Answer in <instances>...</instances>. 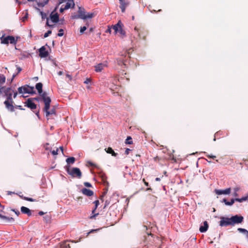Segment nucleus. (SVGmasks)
<instances>
[{"label":"nucleus","instance_id":"obj_1","mask_svg":"<svg viewBox=\"0 0 248 248\" xmlns=\"http://www.w3.org/2000/svg\"><path fill=\"white\" fill-rule=\"evenodd\" d=\"M41 98L45 103L44 111L46 113V116L48 117L50 115L53 114L55 115L56 111L54 108L51 109L50 110H49L50 108V105L51 102V100L50 98L47 96V93L45 92L42 94H41Z\"/></svg>","mask_w":248,"mask_h":248},{"label":"nucleus","instance_id":"obj_2","mask_svg":"<svg viewBox=\"0 0 248 248\" xmlns=\"http://www.w3.org/2000/svg\"><path fill=\"white\" fill-rule=\"evenodd\" d=\"M66 171L67 173L71 175L72 177H77L78 178H80L82 175V173L80 169L78 168H73L71 170L70 169V166L67 165L65 167Z\"/></svg>","mask_w":248,"mask_h":248},{"label":"nucleus","instance_id":"obj_3","mask_svg":"<svg viewBox=\"0 0 248 248\" xmlns=\"http://www.w3.org/2000/svg\"><path fill=\"white\" fill-rule=\"evenodd\" d=\"M135 31L138 34L139 39H142L145 40L148 35V31L142 27H135L134 28Z\"/></svg>","mask_w":248,"mask_h":248},{"label":"nucleus","instance_id":"obj_4","mask_svg":"<svg viewBox=\"0 0 248 248\" xmlns=\"http://www.w3.org/2000/svg\"><path fill=\"white\" fill-rule=\"evenodd\" d=\"M78 14L80 18L83 19L91 18L94 16V14L93 13H88L86 14L84 9L80 7L78 8Z\"/></svg>","mask_w":248,"mask_h":248},{"label":"nucleus","instance_id":"obj_5","mask_svg":"<svg viewBox=\"0 0 248 248\" xmlns=\"http://www.w3.org/2000/svg\"><path fill=\"white\" fill-rule=\"evenodd\" d=\"M18 92L19 93H34V87H30L29 85H26L22 86L18 88Z\"/></svg>","mask_w":248,"mask_h":248},{"label":"nucleus","instance_id":"obj_6","mask_svg":"<svg viewBox=\"0 0 248 248\" xmlns=\"http://www.w3.org/2000/svg\"><path fill=\"white\" fill-rule=\"evenodd\" d=\"M14 90L10 87H4L2 90V93H4V95L7 97L6 100H11L12 103H14L12 99V94Z\"/></svg>","mask_w":248,"mask_h":248},{"label":"nucleus","instance_id":"obj_7","mask_svg":"<svg viewBox=\"0 0 248 248\" xmlns=\"http://www.w3.org/2000/svg\"><path fill=\"white\" fill-rule=\"evenodd\" d=\"M153 243L149 244L147 246L148 248H161L162 242L161 238L158 236H156L154 238Z\"/></svg>","mask_w":248,"mask_h":248},{"label":"nucleus","instance_id":"obj_8","mask_svg":"<svg viewBox=\"0 0 248 248\" xmlns=\"http://www.w3.org/2000/svg\"><path fill=\"white\" fill-rule=\"evenodd\" d=\"M1 43L4 44H8L10 42L11 44H15L16 43V40L13 36H8L4 37L3 36L0 37Z\"/></svg>","mask_w":248,"mask_h":248},{"label":"nucleus","instance_id":"obj_9","mask_svg":"<svg viewBox=\"0 0 248 248\" xmlns=\"http://www.w3.org/2000/svg\"><path fill=\"white\" fill-rule=\"evenodd\" d=\"M232 226L236 224L241 223L244 220L243 217L241 216L235 215L230 217Z\"/></svg>","mask_w":248,"mask_h":248},{"label":"nucleus","instance_id":"obj_10","mask_svg":"<svg viewBox=\"0 0 248 248\" xmlns=\"http://www.w3.org/2000/svg\"><path fill=\"white\" fill-rule=\"evenodd\" d=\"M219 223V225L221 227H226L230 225L232 226L231 218L229 217H221Z\"/></svg>","mask_w":248,"mask_h":248},{"label":"nucleus","instance_id":"obj_11","mask_svg":"<svg viewBox=\"0 0 248 248\" xmlns=\"http://www.w3.org/2000/svg\"><path fill=\"white\" fill-rule=\"evenodd\" d=\"M39 55L41 58H46L49 55L48 52L47 50H46V48L45 46H42L39 49Z\"/></svg>","mask_w":248,"mask_h":248},{"label":"nucleus","instance_id":"obj_12","mask_svg":"<svg viewBox=\"0 0 248 248\" xmlns=\"http://www.w3.org/2000/svg\"><path fill=\"white\" fill-rule=\"evenodd\" d=\"M25 106L31 109H34L36 108V105L33 102L32 98H29L25 102Z\"/></svg>","mask_w":248,"mask_h":248},{"label":"nucleus","instance_id":"obj_13","mask_svg":"<svg viewBox=\"0 0 248 248\" xmlns=\"http://www.w3.org/2000/svg\"><path fill=\"white\" fill-rule=\"evenodd\" d=\"M120 1L121 8L122 12L124 13L125 12L126 7L129 5V2L125 0H119Z\"/></svg>","mask_w":248,"mask_h":248},{"label":"nucleus","instance_id":"obj_14","mask_svg":"<svg viewBox=\"0 0 248 248\" xmlns=\"http://www.w3.org/2000/svg\"><path fill=\"white\" fill-rule=\"evenodd\" d=\"M93 203L95 204L94 208L92 210V216H91L90 218V219L94 218L97 216L98 215V213H95V210L97 208L98 205L99 204V201L98 200H96L93 202Z\"/></svg>","mask_w":248,"mask_h":248},{"label":"nucleus","instance_id":"obj_15","mask_svg":"<svg viewBox=\"0 0 248 248\" xmlns=\"http://www.w3.org/2000/svg\"><path fill=\"white\" fill-rule=\"evenodd\" d=\"M215 193L217 195L221 194H229L231 191V188L230 187L226 188L224 190L215 189Z\"/></svg>","mask_w":248,"mask_h":248},{"label":"nucleus","instance_id":"obj_16","mask_svg":"<svg viewBox=\"0 0 248 248\" xmlns=\"http://www.w3.org/2000/svg\"><path fill=\"white\" fill-rule=\"evenodd\" d=\"M4 104L8 109L12 112L14 111V107L13 105V103L11 102V100H6L4 102Z\"/></svg>","mask_w":248,"mask_h":248},{"label":"nucleus","instance_id":"obj_17","mask_svg":"<svg viewBox=\"0 0 248 248\" xmlns=\"http://www.w3.org/2000/svg\"><path fill=\"white\" fill-rule=\"evenodd\" d=\"M6 81V78L3 74H0V93H2V90L3 88L5 87L2 85L5 83Z\"/></svg>","mask_w":248,"mask_h":248},{"label":"nucleus","instance_id":"obj_18","mask_svg":"<svg viewBox=\"0 0 248 248\" xmlns=\"http://www.w3.org/2000/svg\"><path fill=\"white\" fill-rule=\"evenodd\" d=\"M50 18L52 22L57 23L59 20V16L57 13L53 14V12H52L50 15Z\"/></svg>","mask_w":248,"mask_h":248},{"label":"nucleus","instance_id":"obj_19","mask_svg":"<svg viewBox=\"0 0 248 248\" xmlns=\"http://www.w3.org/2000/svg\"><path fill=\"white\" fill-rule=\"evenodd\" d=\"M81 192L83 194L87 196H92L94 194L93 191L86 188H82L81 189Z\"/></svg>","mask_w":248,"mask_h":248},{"label":"nucleus","instance_id":"obj_20","mask_svg":"<svg viewBox=\"0 0 248 248\" xmlns=\"http://www.w3.org/2000/svg\"><path fill=\"white\" fill-rule=\"evenodd\" d=\"M21 211L22 213L27 214L28 216L31 215V211L28 208L25 206H22L21 207Z\"/></svg>","mask_w":248,"mask_h":248},{"label":"nucleus","instance_id":"obj_21","mask_svg":"<svg viewBox=\"0 0 248 248\" xmlns=\"http://www.w3.org/2000/svg\"><path fill=\"white\" fill-rule=\"evenodd\" d=\"M0 218L5 220L6 222H13L15 219L12 217H8L0 214Z\"/></svg>","mask_w":248,"mask_h":248},{"label":"nucleus","instance_id":"obj_22","mask_svg":"<svg viewBox=\"0 0 248 248\" xmlns=\"http://www.w3.org/2000/svg\"><path fill=\"white\" fill-rule=\"evenodd\" d=\"M42 87H43V84L41 82L37 83L36 84L35 88H36V90L38 91V92L40 94L41 97V94H42L44 93V92H43Z\"/></svg>","mask_w":248,"mask_h":248},{"label":"nucleus","instance_id":"obj_23","mask_svg":"<svg viewBox=\"0 0 248 248\" xmlns=\"http://www.w3.org/2000/svg\"><path fill=\"white\" fill-rule=\"evenodd\" d=\"M208 228V223L206 221H205L203 222V226H201L199 230L201 232H204L207 230Z\"/></svg>","mask_w":248,"mask_h":248},{"label":"nucleus","instance_id":"obj_24","mask_svg":"<svg viewBox=\"0 0 248 248\" xmlns=\"http://www.w3.org/2000/svg\"><path fill=\"white\" fill-rule=\"evenodd\" d=\"M121 25H123V24L122 23L121 21H119L116 24L113 25L112 26V28L114 30L115 33H117L118 32L119 29Z\"/></svg>","mask_w":248,"mask_h":248},{"label":"nucleus","instance_id":"obj_25","mask_svg":"<svg viewBox=\"0 0 248 248\" xmlns=\"http://www.w3.org/2000/svg\"><path fill=\"white\" fill-rule=\"evenodd\" d=\"M105 150L107 153L111 154L112 156H116L117 155V154L115 153L111 147L106 148L105 149Z\"/></svg>","mask_w":248,"mask_h":248},{"label":"nucleus","instance_id":"obj_26","mask_svg":"<svg viewBox=\"0 0 248 248\" xmlns=\"http://www.w3.org/2000/svg\"><path fill=\"white\" fill-rule=\"evenodd\" d=\"M104 65L102 63H99L98 65L95 66V70L97 72H99L102 71L103 69Z\"/></svg>","mask_w":248,"mask_h":248},{"label":"nucleus","instance_id":"obj_27","mask_svg":"<svg viewBox=\"0 0 248 248\" xmlns=\"http://www.w3.org/2000/svg\"><path fill=\"white\" fill-rule=\"evenodd\" d=\"M18 196L22 199L26 200V201H29V202H35L36 201V200L35 199H32V198H28V197H24L23 196V195H20V194H18Z\"/></svg>","mask_w":248,"mask_h":248},{"label":"nucleus","instance_id":"obj_28","mask_svg":"<svg viewBox=\"0 0 248 248\" xmlns=\"http://www.w3.org/2000/svg\"><path fill=\"white\" fill-rule=\"evenodd\" d=\"M72 3H73V6L75 5L73 1H68V2H67L65 6L64 7V9L67 10L69 8H70L71 7Z\"/></svg>","mask_w":248,"mask_h":248},{"label":"nucleus","instance_id":"obj_29","mask_svg":"<svg viewBox=\"0 0 248 248\" xmlns=\"http://www.w3.org/2000/svg\"><path fill=\"white\" fill-rule=\"evenodd\" d=\"M75 158L74 157H70L67 158L66 160V162L67 164H73L75 162Z\"/></svg>","mask_w":248,"mask_h":248},{"label":"nucleus","instance_id":"obj_30","mask_svg":"<svg viewBox=\"0 0 248 248\" xmlns=\"http://www.w3.org/2000/svg\"><path fill=\"white\" fill-rule=\"evenodd\" d=\"M122 37L125 36V31L123 29L122 25L121 26L118 31Z\"/></svg>","mask_w":248,"mask_h":248},{"label":"nucleus","instance_id":"obj_31","mask_svg":"<svg viewBox=\"0 0 248 248\" xmlns=\"http://www.w3.org/2000/svg\"><path fill=\"white\" fill-rule=\"evenodd\" d=\"M237 230L239 232L245 234L246 235V236L248 238V231L247 230H246L245 229L239 228H238Z\"/></svg>","mask_w":248,"mask_h":248},{"label":"nucleus","instance_id":"obj_32","mask_svg":"<svg viewBox=\"0 0 248 248\" xmlns=\"http://www.w3.org/2000/svg\"><path fill=\"white\" fill-rule=\"evenodd\" d=\"M61 248H71V247L69 244H67L66 242H63L60 245Z\"/></svg>","mask_w":248,"mask_h":248},{"label":"nucleus","instance_id":"obj_33","mask_svg":"<svg viewBox=\"0 0 248 248\" xmlns=\"http://www.w3.org/2000/svg\"><path fill=\"white\" fill-rule=\"evenodd\" d=\"M248 199V196L242 197L241 198H235V201L238 202H241L243 201H245L247 200Z\"/></svg>","mask_w":248,"mask_h":248},{"label":"nucleus","instance_id":"obj_34","mask_svg":"<svg viewBox=\"0 0 248 248\" xmlns=\"http://www.w3.org/2000/svg\"><path fill=\"white\" fill-rule=\"evenodd\" d=\"M101 177L102 179V181L104 183V184H107V185L108 184V183L107 180V176L105 174H102L101 175Z\"/></svg>","mask_w":248,"mask_h":248},{"label":"nucleus","instance_id":"obj_35","mask_svg":"<svg viewBox=\"0 0 248 248\" xmlns=\"http://www.w3.org/2000/svg\"><path fill=\"white\" fill-rule=\"evenodd\" d=\"M125 143L127 144H131L133 143V141H132V138L131 137H130V136L127 137V138L125 140Z\"/></svg>","mask_w":248,"mask_h":248},{"label":"nucleus","instance_id":"obj_36","mask_svg":"<svg viewBox=\"0 0 248 248\" xmlns=\"http://www.w3.org/2000/svg\"><path fill=\"white\" fill-rule=\"evenodd\" d=\"M133 51V48H130L128 50L126 51V52H125V57H126L127 55H128V58H130V54L131 52Z\"/></svg>","mask_w":248,"mask_h":248},{"label":"nucleus","instance_id":"obj_37","mask_svg":"<svg viewBox=\"0 0 248 248\" xmlns=\"http://www.w3.org/2000/svg\"><path fill=\"white\" fill-rule=\"evenodd\" d=\"M235 201V199H232L230 202H226V205L231 206L234 203Z\"/></svg>","mask_w":248,"mask_h":248},{"label":"nucleus","instance_id":"obj_38","mask_svg":"<svg viewBox=\"0 0 248 248\" xmlns=\"http://www.w3.org/2000/svg\"><path fill=\"white\" fill-rule=\"evenodd\" d=\"M57 35L60 37L62 36L63 35V30L62 29H60Z\"/></svg>","mask_w":248,"mask_h":248},{"label":"nucleus","instance_id":"obj_39","mask_svg":"<svg viewBox=\"0 0 248 248\" xmlns=\"http://www.w3.org/2000/svg\"><path fill=\"white\" fill-rule=\"evenodd\" d=\"M48 0H45V1L42 3H39L38 4L39 6H44L47 3Z\"/></svg>","mask_w":248,"mask_h":248},{"label":"nucleus","instance_id":"obj_40","mask_svg":"<svg viewBox=\"0 0 248 248\" xmlns=\"http://www.w3.org/2000/svg\"><path fill=\"white\" fill-rule=\"evenodd\" d=\"M86 29H87V27L86 26L81 27L80 28V33H81V34L83 33V32H84V31L85 30H86Z\"/></svg>","mask_w":248,"mask_h":248},{"label":"nucleus","instance_id":"obj_41","mask_svg":"<svg viewBox=\"0 0 248 248\" xmlns=\"http://www.w3.org/2000/svg\"><path fill=\"white\" fill-rule=\"evenodd\" d=\"M51 32H52L51 31H50V30L46 32L44 34V37L45 38L48 37L51 33Z\"/></svg>","mask_w":248,"mask_h":248},{"label":"nucleus","instance_id":"obj_42","mask_svg":"<svg viewBox=\"0 0 248 248\" xmlns=\"http://www.w3.org/2000/svg\"><path fill=\"white\" fill-rule=\"evenodd\" d=\"M117 61H118V63L119 65H122V64H124V65H125V61H124V60H117Z\"/></svg>","mask_w":248,"mask_h":248},{"label":"nucleus","instance_id":"obj_43","mask_svg":"<svg viewBox=\"0 0 248 248\" xmlns=\"http://www.w3.org/2000/svg\"><path fill=\"white\" fill-rule=\"evenodd\" d=\"M87 163L89 165V166H90L94 167H96V165L94 163H93L91 161H88Z\"/></svg>","mask_w":248,"mask_h":248},{"label":"nucleus","instance_id":"obj_44","mask_svg":"<svg viewBox=\"0 0 248 248\" xmlns=\"http://www.w3.org/2000/svg\"><path fill=\"white\" fill-rule=\"evenodd\" d=\"M84 185L86 186V187H91L92 186V185L89 183V182H84Z\"/></svg>","mask_w":248,"mask_h":248},{"label":"nucleus","instance_id":"obj_45","mask_svg":"<svg viewBox=\"0 0 248 248\" xmlns=\"http://www.w3.org/2000/svg\"><path fill=\"white\" fill-rule=\"evenodd\" d=\"M59 151V149L57 148L56 150H53L51 152V153L53 155H58V152Z\"/></svg>","mask_w":248,"mask_h":248},{"label":"nucleus","instance_id":"obj_46","mask_svg":"<svg viewBox=\"0 0 248 248\" xmlns=\"http://www.w3.org/2000/svg\"><path fill=\"white\" fill-rule=\"evenodd\" d=\"M72 18H73V19H78V18H80V17L79 16V15L78 14V15H76L72 16Z\"/></svg>","mask_w":248,"mask_h":248},{"label":"nucleus","instance_id":"obj_47","mask_svg":"<svg viewBox=\"0 0 248 248\" xmlns=\"http://www.w3.org/2000/svg\"><path fill=\"white\" fill-rule=\"evenodd\" d=\"M12 211L14 212L15 213V214L17 215V216H19L20 215V212L18 211V210H16L15 209H12Z\"/></svg>","mask_w":248,"mask_h":248},{"label":"nucleus","instance_id":"obj_48","mask_svg":"<svg viewBox=\"0 0 248 248\" xmlns=\"http://www.w3.org/2000/svg\"><path fill=\"white\" fill-rule=\"evenodd\" d=\"M206 156L208 158H213V159H215L216 157V156L215 155H207Z\"/></svg>","mask_w":248,"mask_h":248},{"label":"nucleus","instance_id":"obj_49","mask_svg":"<svg viewBox=\"0 0 248 248\" xmlns=\"http://www.w3.org/2000/svg\"><path fill=\"white\" fill-rule=\"evenodd\" d=\"M91 82V79L90 78H86V80L84 81V83L85 84H88Z\"/></svg>","mask_w":248,"mask_h":248},{"label":"nucleus","instance_id":"obj_50","mask_svg":"<svg viewBox=\"0 0 248 248\" xmlns=\"http://www.w3.org/2000/svg\"><path fill=\"white\" fill-rule=\"evenodd\" d=\"M131 151L130 149H128V148H127L126 149L125 151V154L127 155L129 154V152Z\"/></svg>","mask_w":248,"mask_h":248},{"label":"nucleus","instance_id":"obj_51","mask_svg":"<svg viewBox=\"0 0 248 248\" xmlns=\"http://www.w3.org/2000/svg\"><path fill=\"white\" fill-rule=\"evenodd\" d=\"M16 66L17 70V73H20L22 69L20 67L18 66L17 65H16Z\"/></svg>","mask_w":248,"mask_h":248},{"label":"nucleus","instance_id":"obj_52","mask_svg":"<svg viewBox=\"0 0 248 248\" xmlns=\"http://www.w3.org/2000/svg\"><path fill=\"white\" fill-rule=\"evenodd\" d=\"M97 230H92L90 232L87 233V236H88L90 233L96 232Z\"/></svg>","mask_w":248,"mask_h":248},{"label":"nucleus","instance_id":"obj_53","mask_svg":"<svg viewBox=\"0 0 248 248\" xmlns=\"http://www.w3.org/2000/svg\"><path fill=\"white\" fill-rule=\"evenodd\" d=\"M13 93V97L14 98H15L17 95V93L16 92H15L14 91V93Z\"/></svg>","mask_w":248,"mask_h":248},{"label":"nucleus","instance_id":"obj_54","mask_svg":"<svg viewBox=\"0 0 248 248\" xmlns=\"http://www.w3.org/2000/svg\"><path fill=\"white\" fill-rule=\"evenodd\" d=\"M41 15H42V18H46V14H43V12H41Z\"/></svg>","mask_w":248,"mask_h":248},{"label":"nucleus","instance_id":"obj_55","mask_svg":"<svg viewBox=\"0 0 248 248\" xmlns=\"http://www.w3.org/2000/svg\"><path fill=\"white\" fill-rule=\"evenodd\" d=\"M143 182H144L145 186H149V183L148 182H146L144 179H143Z\"/></svg>","mask_w":248,"mask_h":248},{"label":"nucleus","instance_id":"obj_56","mask_svg":"<svg viewBox=\"0 0 248 248\" xmlns=\"http://www.w3.org/2000/svg\"><path fill=\"white\" fill-rule=\"evenodd\" d=\"M66 9H64V7H61L60 9V12L61 13H62L64 10H65Z\"/></svg>","mask_w":248,"mask_h":248},{"label":"nucleus","instance_id":"obj_57","mask_svg":"<svg viewBox=\"0 0 248 248\" xmlns=\"http://www.w3.org/2000/svg\"><path fill=\"white\" fill-rule=\"evenodd\" d=\"M49 145V143H46V145H45V149L46 150H48V147H47V146Z\"/></svg>","mask_w":248,"mask_h":248},{"label":"nucleus","instance_id":"obj_58","mask_svg":"<svg viewBox=\"0 0 248 248\" xmlns=\"http://www.w3.org/2000/svg\"><path fill=\"white\" fill-rule=\"evenodd\" d=\"M38 214L40 216L43 215L44 214V213L43 211H40L38 213Z\"/></svg>","mask_w":248,"mask_h":248},{"label":"nucleus","instance_id":"obj_59","mask_svg":"<svg viewBox=\"0 0 248 248\" xmlns=\"http://www.w3.org/2000/svg\"><path fill=\"white\" fill-rule=\"evenodd\" d=\"M106 32L110 33L111 32V29L110 28H108L107 29V30L106 31Z\"/></svg>","mask_w":248,"mask_h":248},{"label":"nucleus","instance_id":"obj_60","mask_svg":"<svg viewBox=\"0 0 248 248\" xmlns=\"http://www.w3.org/2000/svg\"><path fill=\"white\" fill-rule=\"evenodd\" d=\"M243 160L245 161L246 165H248V160H247V159H245V160L243 159Z\"/></svg>","mask_w":248,"mask_h":248},{"label":"nucleus","instance_id":"obj_61","mask_svg":"<svg viewBox=\"0 0 248 248\" xmlns=\"http://www.w3.org/2000/svg\"><path fill=\"white\" fill-rule=\"evenodd\" d=\"M233 196H234V197H237V196H238V194H237V192H234L233 193Z\"/></svg>","mask_w":248,"mask_h":248},{"label":"nucleus","instance_id":"obj_62","mask_svg":"<svg viewBox=\"0 0 248 248\" xmlns=\"http://www.w3.org/2000/svg\"><path fill=\"white\" fill-rule=\"evenodd\" d=\"M234 190L235 192H237L239 190V188L236 187L234 189Z\"/></svg>","mask_w":248,"mask_h":248},{"label":"nucleus","instance_id":"obj_63","mask_svg":"<svg viewBox=\"0 0 248 248\" xmlns=\"http://www.w3.org/2000/svg\"><path fill=\"white\" fill-rule=\"evenodd\" d=\"M8 194L9 195H11L12 194H15V193L14 192H11V191H8Z\"/></svg>","mask_w":248,"mask_h":248},{"label":"nucleus","instance_id":"obj_64","mask_svg":"<svg viewBox=\"0 0 248 248\" xmlns=\"http://www.w3.org/2000/svg\"><path fill=\"white\" fill-rule=\"evenodd\" d=\"M62 74H63L62 71H59V72H58V75H60V76L62 75Z\"/></svg>","mask_w":248,"mask_h":248}]
</instances>
